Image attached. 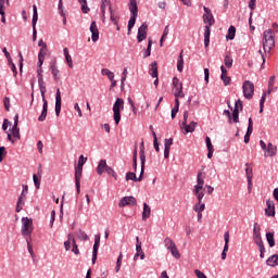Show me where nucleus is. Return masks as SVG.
<instances>
[{"mask_svg": "<svg viewBox=\"0 0 278 278\" xmlns=\"http://www.w3.org/2000/svg\"><path fill=\"white\" fill-rule=\"evenodd\" d=\"M23 190L20 197H22L23 199H27V192L29 190V188L27 187V185H23L22 186Z\"/></svg>", "mask_w": 278, "mask_h": 278, "instance_id": "obj_53", "label": "nucleus"}, {"mask_svg": "<svg viewBox=\"0 0 278 278\" xmlns=\"http://www.w3.org/2000/svg\"><path fill=\"white\" fill-rule=\"evenodd\" d=\"M60 112H62V93L60 92V89H56V94H55V115L60 116Z\"/></svg>", "mask_w": 278, "mask_h": 278, "instance_id": "obj_16", "label": "nucleus"}, {"mask_svg": "<svg viewBox=\"0 0 278 278\" xmlns=\"http://www.w3.org/2000/svg\"><path fill=\"white\" fill-rule=\"evenodd\" d=\"M204 38H210V26H204Z\"/></svg>", "mask_w": 278, "mask_h": 278, "instance_id": "obj_64", "label": "nucleus"}, {"mask_svg": "<svg viewBox=\"0 0 278 278\" xmlns=\"http://www.w3.org/2000/svg\"><path fill=\"white\" fill-rule=\"evenodd\" d=\"M38 87L40 90L41 99H45V94L47 93V84L45 83V78L42 77L41 70H38Z\"/></svg>", "mask_w": 278, "mask_h": 278, "instance_id": "obj_8", "label": "nucleus"}, {"mask_svg": "<svg viewBox=\"0 0 278 278\" xmlns=\"http://www.w3.org/2000/svg\"><path fill=\"white\" fill-rule=\"evenodd\" d=\"M267 266H278V254H274L271 256H269L266 261Z\"/></svg>", "mask_w": 278, "mask_h": 278, "instance_id": "obj_23", "label": "nucleus"}, {"mask_svg": "<svg viewBox=\"0 0 278 278\" xmlns=\"http://www.w3.org/2000/svg\"><path fill=\"white\" fill-rule=\"evenodd\" d=\"M254 242L258 247H264V241L262 240V237L254 238Z\"/></svg>", "mask_w": 278, "mask_h": 278, "instance_id": "obj_60", "label": "nucleus"}, {"mask_svg": "<svg viewBox=\"0 0 278 278\" xmlns=\"http://www.w3.org/2000/svg\"><path fill=\"white\" fill-rule=\"evenodd\" d=\"M175 96V99H184V97H186V94L184 93V87L179 88V89H176V92L174 93Z\"/></svg>", "mask_w": 278, "mask_h": 278, "instance_id": "obj_47", "label": "nucleus"}, {"mask_svg": "<svg viewBox=\"0 0 278 278\" xmlns=\"http://www.w3.org/2000/svg\"><path fill=\"white\" fill-rule=\"evenodd\" d=\"M205 142H206V149L207 150H213L214 146L212 144V139L210 137L205 138Z\"/></svg>", "mask_w": 278, "mask_h": 278, "instance_id": "obj_58", "label": "nucleus"}, {"mask_svg": "<svg viewBox=\"0 0 278 278\" xmlns=\"http://www.w3.org/2000/svg\"><path fill=\"white\" fill-rule=\"evenodd\" d=\"M201 190H203V187L199 186V185H195L193 187V194H199L201 193Z\"/></svg>", "mask_w": 278, "mask_h": 278, "instance_id": "obj_62", "label": "nucleus"}, {"mask_svg": "<svg viewBox=\"0 0 278 278\" xmlns=\"http://www.w3.org/2000/svg\"><path fill=\"white\" fill-rule=\"evenodd\" d=\"M204 184H205V173L199 172L197 176V186H200L203 188Z\"/></svg>", "mask_w": 278, "mask_h": 278, "instance_id": "obj_29", "label": "nucleus"}, {"mask_svg": "<svg viewBox=\"0 0 278 278\" xmlns=\"http://www.w3.org/2000/svg\"><path fill=\"white\" fill-rule=\"evenodd\" d=\"M88 162V157H85L84 155H80L78 159V164L76 165L78 168H84V164Z\"/></svg>", "mask_w": 278, "mask_h": 278, "instance_id": "obj_46", "label": "nucleus"}, {"mask_svg": "<svg viewBox=\"0 0 278 278\" xmlns=\"http://www.w3.org/2000/svg\"><path fill=\"white\" fill-rule=\"evenodd\" d=\"M136 253L140 254V260H144V252L142 251V243H140V238L136 237Z\"/></svg>", "mask_w": 278, "mask_h": 278, "instance_id": "obj_25", "label": "nucleus"}, {"mask_svg": "<svg viewBox=\"0 0 278 278\" xmlns=\"http://www.w3.org/2000/svg\"><path fill=\"white\" fill-rule=\"evenodd\" d=\"M100 244H101V236L96 235L94 236L93 251H92V258H91L92 264H96V262H97V255L99 253Z\"/></svg>", "mask_w": 278, "mask_h": 278, "instance_id": "obj_10", "label": "nucleus"}, {"mask_svg": "<svg viewBox=\"0 0 278 278\" xmlns=\"http://www.w3.org/2000/svg\"><path fill=\"white\" fill-rule=\"evenodd\" d=\"M73 247H72V253L74 255H79V248H77V242H75V239H72Z\"/></svg>", "mask_w": 278, "mask_h": 278, "instance_id": "obj_50", "label": "nucleus"}, {"mask_svg": "<svg viewBox=\"0 0 278 278\" xmlns=\"http://www.w3.org/2000/svg\"><path fill=\"white\" fill-rule=\"evenodd\" d=\"M247 179H253V168H245Z\"/></svg>", "mask_w": 278, "mask_h": 278, "instance_id": "obj_57", "label": "nucleus"}, {"mask_svg": "<svg viewBox=\"0 0 278 278\" xmlns=\"http://www.w3.org/2000/svg\"><path fill=\"white\" fill-rule=\"evenodd\" d=\"M132 167L135 170L138 169V149L135 148L134 154H132Z\"/></svg>", "mask_w": 278, "mask_h": 278, "instance_id": "obj_37", "label": "nucleus"}, {"mask_svg": "<svg viewBox=\"0 0 278 278\" xmlns=\"http://www.w3.org/2000/svg\"><path fill=\"white\" fill-rule=\"evenodd\" d=\"M38 23V7L36 4L33 5V42H36V39L38 38V30H36V24Z\"/></svg>", "mask_w": 278, "mask_h": 278, "instance_id": "obj_7", "label": "nucleus"}, {"mask_svg": "<svg viewBox=\"0 0 278 278\" xmlns=\"http://www.w3.org/2000/svg\"><path fill=\"white\" fill-rule=\"evenodd\" d=\"M267 207L265 208V216H275V202L271 200L266 201Z\"/></svg>", "mask_w": 278, "mask_h": 278, "instance_id": "obj_18", "label": "nucleus"}, {"mask_svg": "<svg viewBox=\"0 0 278 278\" xmlns=\"http://www.w3.org/2000/svg\"><path fill=\"white\" fill-rule=\"evenodd\" d=\"M42 111L41 114L38 117L39 123H45V121H47V112L49 110V102L47 101L46 98L42 99Z\"/></svg>", "mask_w": 278, "mask_h": 278, "instance_id": "obj_14", "label": "nucleus"}, {"mask_svg": "<svg viewBox=\"0 0 278 278\" xmlns=\"http://www.w3.org/2000/svg\"><path fill=\"white\" fill-rule=\"evenodd\" d=\"M50 71L53 75L54 80L58 81V79H60V70H58V65L52 64L50 66Z\"/></svg>", "mask_w": 278, "mask_h": 278, "instance_id": "obj_30", "label": "nucleus"}, {"mask_svg": "<svg viewBox=\"0 0 278 278\" xmlns=\"http://www.w3.org/2000/svg\"><path fill=\"white\" fill-rule=\"evenodd\" d=\"M67 238H68L67 241L64 242V247H65V251H71V238H72V236L68 235Z\"/></svg>", "mask_w": 278, "mask_h": 278, "instance_id": "obj_59", "label": "nucleus"}, {"mask_svg": "<svg viewBox=\"0 0 278 278\" xmlns=\"http://www.w3.org/2000/svg\"><path fill=\"white\" fill-rule=\"evenodd\" d=\"M149 75L151 77H157V62H152L149 67Z\"/></svg>", "mask_w": 278, "mask_h": 278, "instance_id": "obj_26", "label": "nucleus"}, {"mask_svg": "<svg viewBox=\"0 0 278 278\" xmlns=\"http://www.w3.org/2000/svg\"><path fill=\"white\" fill-rule=\"evenodd\" d=\"M262 42L265 53H270L275 49V33L273 29L264 30Z\"/></svg>", "mask_w": 278, "mask_h": 278, "instance_id": "obj_1", "label": "nucleus"}, {"mask_svg": "<svg viewBox=\"0 0 278 278\" xmlns=\"http://www.w3.org/2000/svg\"><path fill=\"white\" fill-rule=\"evenodd\" d=\"M109 10L111 14V21L116 25L118 23V15H116V13L112 10V7H109Z\"/></svg>", "mask_w": 278, "mask_h": 278, "instance_id": "obj_43", "label": "nucleus"}, {"mask_svg": "<svg viewBox=\"0 0 278 278\" xmlns=\"http://www.w3.org/2000/svg\"><path fill=\"white\" fill-rule=\"evenodd\" d=\"M126 181H142V172L140 173L139 177H136V173L128 172L126 174Z\"/></svg>", "mask_w": 278, "mask_h": 278, "instance_id": "obj_22", "label": "nucleus"}, {"mask_svg": "<svg viewBox=\"0 0 278 278\" xmlns=\"http://www.w3.org/2000/svg\"><path fill=\"white\" fill-rule=\"evenodd\" d=\"M177 71L178 73L184 72V50L180 51L178 62H177Z\"/></svg>", "mask_w": 278, "mask_h": 278, "instance_id": "obj_27", "label": "nucleus"}, {"mask_svg": "<svg viewBox=\"0 0 278 278\" xmlns=\"http://www.w3.org/2000/svg\"><path fill=\"white\" fill-rule=\"evenodd\" d=\"M224 62H225V66H227V68H231V66H233V59L229 54H226Z\"/></svg>", "mask_w": 278, "mask_h": 278, "instance_id": "obj_39", "label": "nucleus"}, {"mask_svg": "<svg viewBox=\"0 0 278 278\" xmlns=\"http://www.w3.org/2000/svg\"><path fill=\"white\" fill-rule=\"evenodd\" d=\"M225 245L222 252V260H227V251H229V232L224 233Z\"/></svg>", "mask_w": 278, "mask_h": 278, "instance_id": "obj_19", "label": "nucleus"}, {"mask_svg": "<svg viewBox=\"0 0 278 278\" xmlns=\"http://www.w3.org/2000/svg\"><path fill=\"white\" fill-rule=\"evenodd\" d=\"M194 274H195V277H198V278H207V276H205V275L203 274V271H201V270H199V269H195V270H194Z\"/></svg>", "mask_w": 278, "mask_h": 278, "instance_id": "obj_61", "label": "nucleus"}, {"mask_svg": "<svg viewBox=\"0 0 278 278\" xmlns=\"http://www.w3.org/2000/svg\"><path fill=\"white\" fill-rule=\"evenodd\" d=\"M78 3L81 4V11H83L84 14H88V12H90V8H88V1L78 0Z\"/></svg>", "mask_w": 278, "mask_h": 278, "instance_id": "obj_36", "label": "nucleus"}, {"mask_svg": "<svg viewBox=\"0 0 278 278\" xmlns=\"http://www.w3.org/2000/svg\"><path fill=\"white\" fill-rule=\"evenodd\" d=\"M63 53L65 55V60L70 66V68H73V58L71 56V54L68 53V48H64L63 49Z\"/></svg>", "mask_w": 278, "mask_h": 278, "instance_id": "obj_33", "label": "nucleus"}, {"mask_svg": "<svg viewBox=\"0 0 278 278\" xmlns=\"http://www.w3.org/2000/svg\"><path fill=\"white\" fill-rule=\"evenodd\" d=\"M173 147V138L165 139L164 149H170Z\"/></svg>", "mask_w": 278, "mask_h": 278, "instance_id": "obj_56", "label": "nucleus"}, {"mask_svg": "<svg viewBox=\"0 0 278 278\" xmlns=\"http://www.w3.org/2000/svg\"><path fill=\"white\" fill-rule=\"evenodd\" d=\"M127 205L136 206L137 205L136 199L131 195L122 198L119 203H118V206L119 207H125Z\"/></svg>", "mask_w": 278, "mask_h": 278, "instance_id": "obj_12", "label": "nucleus"}, {"mask_svg": "<svg viewBox=\"0 0 278 278\" xmlns=\"http://www.w3.org/2000/svg\"><path fill=\"white\" fill-rule=\"evenodd\" d=\"M147 29H149V25L147 23H143L139 29H138V35H137V40L138 42H142V40L147 39Z\"/></svg>", "mask_w": 278, "mask_h": 278, "instance_id": "obj_13", "label": "nucleus"}, {"mask_svg": "<svg viewBox=\"0 0 278 278\" xmlns=\"http://www.w3.org/2000/svg\"><path fill=\"white\" fill-rule=\"evenodd\" d=\"M34 231V222L29 217L22 218V229L21 233L24 238L31 237V232Z\"/></svg>", "mask_w": 278, "mask_h": 278, "instance_id": "obj_4", "label": "nucleus"}, {"mask_svg": "<svg viewBox=\"0 0 278 278\" xmlns=\"http://www.w3.org/2000/svg\"><path fill=\"white\" fill-rule=\"evenodd\" d=\"M128 8L130 12V18L127 25L129 36V34H131V29H134V26L136 25V18L138 17V1L129 0Z\"/></svg>", "mask_w": 278, "mask_h": 278, "instance_id": "obj_2", "label": "nucleus"}, {"mask_svg": "<svg viewBox=\"0 0 278 278\" xmlns=\"http://www.w3.org/2000/svg\"><path fill=\"white\" fill-rule=\"evenodd\" d=\"M193 211H194V212L203 213V212L205 211V203L198 202V203L193 206Z\"/></svg>", "mask_w": 278, "mask_h": 278, "instance_id": "obj_40", "label": "nucleus"}, {"mask_svg": "<svg viewBox=\"0 0 278 278\" xmlns=\"http://www.w3.org/2000/svg\"><path fill=\"white\" fill-rule=\"evenodd\" d=\"M153 45V41H151V39H149L148 41V47L143 52V58H150L151 56V47Z\"/></svg>", "mask_w": 278, "mask_h": 278, "instance_id": "obj_42", "label": "nucleus"}, {"mask_svg": "<svg viewBox=\"0 0 278 278\" xmlns=\"http://www.w3.org/2000/svg\"><path fill=\"white\" fill-rule=\"evenodd\" d=\"M26 242H27L28 253L30 254L31 257H36V254H34V249L31 248V243H29V239H26Z\"/></svg>", "mask_w": 278, "mask_h": 278, "instance_id": "obj_55", "label": "nucleus"}, {"mask_svg": "<svg viewBox=\"0 0 278 278\" xmlns=\"http://www.w3.org/2000/svg\"><path fill=\"white\" fill-rule=\"evenodd\" d=\"M266 240H267L270 248L275 247V233L267 232L266 233Z\"/></svg>", "mask_w": 278, "mask_h": 278, "instance_id": "obj_34", "label": "nucleus"}, {"mask_svg": "<svg viewBox=\"0 0 278 278\" xmlns=\"http://www.w3.org/2000/svg\"><path fill=\"white\" fill-rule=\"evenodd\" d=\"M33 181H34V185L36 187V189H40V179L38 178V176L36 174L33 175Z\"/></svg>", "mask_w": 278, "mask_h": 278, "instance_id": "obj_51", "label": "nucleus"}, {"mask_svg": "<svg viewBox=\"0 0 278 278\" xmlns=\"http://www.w3.org/2000/svg\"><path fill=\"white\" fill-rule=\"evenodd\" d=\"M102 75H105V77H108L110 79V81H114V72H112L108 68H103Z\"/></svg>", "mask_w": 278, "mask_h": 278, "instance_id": "obj_38", "label": "nucleus"}, {"mask_svg": "<svg viewBox=\"0 0 278 278\" xmlns=\"http://www.w3.org/2000/svg\"><path fill=\"white\" fill-rule=\"evenodd\" d=\"M222 81H224V86H229L231 84V77L227 76V74L220 75Z\"/></svg>", "mask_w": 278, "mask_h": 278, "instance_id": "obj_49", "label": "nucleus"}, {"mask_svg": "<svg viewBox=\"0 0 278 278\" xmlns=\"http://www.w3.org/2000/svg\"><path fill=\"white\" fill-rule=\"evenodd\" d=\"M240 111L238 109H233L232 111V121L233 123H239L240 122Z\"/></svg>", "mask_w": 278, "mask_h": 278, "instance_id": "obj_45", "label": "nucleus"}, {"mask_svg": "<svg viewBox=\"0 0 278 278\" xmlns=\"http://www.w3.org/2000/svg\"><path fill=\"white\" fill-rule=\"evenodd\" d=\"M75 236L78 238V240H83L84 242L89 240L88 235L81 229L76 230Z\"/></svg>", "mask_w": 278, "mask_h": 278, "instance_id": "obj_28", "label": "nucleus"}, {"mask_svg": "<svg viewBox=\"0 0 278 278\" xmlns=\"http://www.w3.org/2000/svg\"><path fill=\"white\" fill-rule=\"evenodd\" d=\"M186 134H192L194 129L197 128V122H190V124L182 125Z\"/></svg>", "mask_w": 278, "mask_h": 278, "instance_id": "obj_24", "label": "nucleus"}, {"mask_svg": "<svg viewBox=\"0 0 278 278\" xmlns=\"http://www.w3.org/2000/svg\"><path fill=\"white\" fill-rule=\"evenodd\" d=\"M81 173H84V167H77L75 166V184H76V190L77 194L80 192L81 188Z\"/></svg>", "mask_w": 278, "mask_h": 278, "instance_id": "obj_9", "label": "nucleus"}, {"mask_svg": "<svg viewBox=\"0 0 278 278\" xmlns=\"http://www.w3.org/2000/svg\"><path fill=\"white\" fill-rule=\"evenodd\" d=\"M265 150L267 152V154L265 153V157H275L277 155V148L273 143H268Z\"/></svg>", "mask_w": 278, "mask_h": 278, "instance_id": "obj_21", "label": "nucleus"}, {"mask_svg": "<svg viewBox=\"0 0 278 278\" xmlns=\"http://www.w3.org/2000/svg\"><path fill=\"white\" fill-rule=\"evenodd\" d=\"M139 155H140V162H141V175H144V164L147 162V156L144 155V141H141L139 147Z\"/></svg>", "mask_w": 278, "mask_h": 278, "instance_id": "obj_15", "label": "nucleus"}, {"mask_svg": "<svg viewBox=\"0 0 278 278\" xmlns=\"http://www.w3.org/2000/svg\"><path fill=\"white\" fill-rule=\"evenodd\" d=\"M204 14H203V21L204 23H207L208 27H212L214 25V15H212V11L207 7H203Z\"/></svg>", "mask_w": 278, "mask_h": 278, "instance_id": "obj_11", "label": "nucleus"}, {"mask_svg": "<svg viewBox=\"0 0 278 278\" xmlns=\"http://www.w3.org/2000/svg\"><path fill=\"white\" fill-rule=\"evenodd\" d=\"M164 247L167 249L168 252L175 257V260H179L181 257V254L179 253V250L177 249V245L173 241V239L166 237L164 239Z\"/></svg>", "mask_w": 278, "mask_h": 278, "instance_id": "obj_5", "label": "nucleus"}, {"mask_svg": "<svg viewBox=\"0 0 278 278\" xmlns=\"http://www.w3.org/2000/svg\"><path fill=\"white\" fill-rule=\"evenodd\" d=\"M108 169V162L105 160H100L99 164L96 168L98 175H103L105 170Z\"/></svg>", "mask_w": 278, "mask_h": 278, "instance_id": "obj_20", "label": "nucleus"}, {"mask_svg": "<svg viewBox=\"0 0 278 278\" xmlns=\"http://www.w3.org/2000/svg\"><path fill=\"white\" fill-rule=\"evenodd\" d=\"M109 5L110 7V0H101V7H100V10H101V14L103 16H105V8Z\"/></svg>", "mask_w": 278, "mask_h": 278, "instance_id": "obj_41", "label": "nucleus"}, {"mask_svg": "<svg viewBox=\"0 0 278 278\" xmlns=\"http://www.w3.org/2000/svg\"><path fill=\"white\" fill-rule=\"evenodd\" d=\"M243 89V97L245 99H253V94L255 92V85L252 81L245 80L242 86Z\"/></svg>", "mask_w": 278, "mask_h": 278, "instance_id": "obj_6", "label": "nucleus"}, {"mask_svg": "<svg viewBox=\"0 0 278 278\" xmlns=\"http://www.w3.org/2000/svg\"><path fill=\"white\" fill-rule=\"evenodd\" d=\"M8 155V151H5V147H0V162H3V157Z\"/></svg>", "mask_w": 278, "mask_h": 278, "instance_id": "obj_54", "label": "nucleus"}, {"mask_svg": "<svg viewBox=\"0 0 278 278\" xmlns=\"http://www.w3.org/2000/svg\"><path fill=\"white\" fill-rule=\"evenodd\" d=\"M14 121V125H13V128H12V131H18V114H16L13 118Z\"/></svg>", "mask_w": 278, "mask_h": 278, "instance_id": "obj_52", "label": "nucleus"}, {"mask_svg": "<svg viewBox=\"0 0 278 278\" xmlns=\"http://www.w3.org/2000/svg\"><path fill=\"white\" fill-rule=\"evenodd\" d=\"M121 110H125V100L117 98L113 104V118L115 121V125L121 123Z\"/></svg>", "mask_w": 278, "mask_h": 278, "instance_id": "obj_3", "label": "nucleus"}, {"mask_svg": "<svg viewBox=\"0 0 278 278\" xmlns=\"http://www.w3.org/2000/svg\"><path fill=\"white\" fill-rule=\"evenodd\" d=\"M173 86L175 87L176 90L184 88V84H181V81H179V78L177 77L173 78Z\"/></svg>", "mask_w": 278, "mask_h": 278, "instance_id": "obj_44", "label": "nucleus"}, {"mask_svg": "<svg viewBox=\"0 0 278 278\" xmlns=\"http://www.w3.org/2000/svg\"><path fill=\"white\" fill-rule=\"evenodd\" d=\"M89 29L91 31L92 42H97L99 40V27H97V22H91Z\"/></svg>", "mask_w": 278, "mask_h": 278, "instance_id": "obj_17", "label": "nucleus"}, {"mask_svg": "<svg viewBox=\"0 0 278 278\" xmlns=\"http://www.w3.org/2000/svg\"><path fill=\"white\" fill-rule=\"evenodd\" d=\"M227 40H233L236 38V28L233 26H230L228 28V34L226 36Z\"/></svg>", "mask_w": 278, "mask_h": 278, "instance_id": "obj_35", "label": "nucleus"}, {"mask_svg": "<svg viewBox=\"0 0 278 278\" xmlns=\"http://www.w3.org/2000/svg\"><path fill=\"white\" fill-rule=\"evenodd\" d=\"M151 216V207L143 203L142 220H147Z\"/></svg>", "mask_w": 278, "mask_h": 278, "instance_id": "obj_32", "label": "nucleus"}, {"mask_svg": "<svg viewBox=\"0 0 278 278\" xmlns=\"http://www.w3.org/2000/svg\"><path fill=\"white\" fill-rule=\"evenodd\" d=\"M235 110L242 111V101L241 100H238L235 103Z\"/></svg>", "mask_w": 278, "mask_h": 278, "instance_id": "obj_63", "label": "nucleus"}, {"mask_svg": "<svg viewBox=\"0 0 278 278\" xmlns=\"http://www.w3.org/2000/svg\"><path fill=\"white\" fill-rule=\"evenodd\" d=\"M105 173L108 175H111L114 179H118V175L116 174V172H114L112 167L108 166Z\"/></svg>", "mask_w": 278, "mask_h": 278, "instance_id": "obj_48", "label": "nucleus"}, {"mask_svg": "<svg viewBox=\"0 0 278 278\" xmlns=\"http://www.w3.org/2000/svg\"><path fill=\"white\" fill-rule=\"evenodd\" d=\"M262 228L260 227V224L254 223V228H253V240L255 238H261L262 237Z\"/></svg>", "mask_w": 278, "mask_h": 278, "instance_id": "obj_31", "label": "nucleus"}]
</instances>
